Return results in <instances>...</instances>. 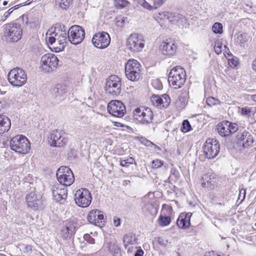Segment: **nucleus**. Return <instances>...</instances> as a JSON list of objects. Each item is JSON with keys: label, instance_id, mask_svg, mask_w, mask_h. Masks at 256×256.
Segmentation results:
<instances>
[{"label": "nucleus", "instance_id": "nucleus-2", "mask_svg": "<svg viewBox=\"0 0 256 256\" xmlns=\"http://www.w3.org/2000/svg\"><path fill=\"white\" fill-rule=\"evenodd\" d=\"M186 78V72L180 66L174 68L168 74V82L175 89L179 88L183 86Z\"/></svg>", "mask_w": 256, "mask_h": 256}, {"label": "nucleus", "instance_id": "nucleus-10", "mask_svg": "<svg viewBox=\"0 0 256 256\" xmlns=\"http://www.w3.org/2000/svg\"><path fill=\"white\" fill-rule=\"evenodd\" d=\"M127 46L132 52H140L144 46V40L142 34H132L127 40Z\"/></svg>", "mask_w": 256, "mask_h": 256}, {"label": "nucleus", "instance_id": "nucleus-23", "mask_svg": "<svg viewBox=\"0 0 256 256\" xmlns=\"http://www.w3.org/2000/svg\"><path fill=\"white\" fill-rule=\"evenodd\" d=\"M26 200L28 206L34 210H36L41 208L42 200L34 192H30L27 194Z\"/></svg>", "mask_w": 256, "mask_h": 256}, {"label": "nucleus", "instance_id": "nucleus-5", "mask_svg": "<svg viewBox=\"0 0 256 256\" xmlns=\"http://www.w3.org/2000/svg\"><path fill=\"white\" fill-rule=\"evenodd\" d=\"M10 146L12 150L20 154L28 153L30 148L28 140L22 135L14 137L10 140Z\"/></svg>", "mask_w": 256, "mask_h": 256}, {"label": "nucleus", "instance_id": "nucleus-58", "mask_svg": "<svg viewBox=\"0 0 256 256\" xmlns=\"http://www.w3.org/2000/svg\"><path fill=\"white\" fill-rule=\"evenodd\" d=\"M113 256H121V254H120V250H118V252H115L114 253Z\"/></svg>", "mask_w": 256, "mask_h": 256}, {"label": "nucleus", "instance_id": "nucleus-17", "mask_svg": "<svg viewBox=\"0 0 256 256\" xmlns=\"http://www.w3.org/2000/svg\"><path fill=\"white\" fill-rule=\"evenodd\" d=\"M107 110L110 114L118 118L122 117L126 112L125 106L120 100H111L108 104Z\"/></svg>", "mask_w": 256, "mask_h": 256}, {"label": "nucleus", "instance_id": "nucleus-62", "mask_svg": "<svg viewBox=\"0 0 256 256\" xmlns=\"http://www.w3.org/2000/svg\"><path fill=\"white\" fill-rule=\"evenodd\" d=\"M0 256H6L5 254H0Z\"/></svg>", "mask_w": 256, "mask_h": 256}, {"label": "nucleus", "instance_id": "nucleus-45", "mask_svg": "<svg viewBox=\"0 0 256 256\" xmlns=\"http://www.w3.org/2000/svg\"><path fill=\"white\" fill-rule=\"evenodd\" d=\"M135 1L143 6L144 8L148 9L149 10H152V6L150 5L146 1V0H135Z\"/></svg>", "mask_w": 256, "mask_h": 256}, {"label": "nucleus", "instance_id": "nucleus-29", "mask_svg": "<svg viewBox=\"0 0 256 256\" xmlns=\"http://www.w3.org/2000/svg\"><path fill=\"white\" fill-rule=\"evenodd\" d=\"M66 92V86L62 84H58L53 88L52 91V94L56 98L63 96Z\"/></svg>", "mask_w": 256, "mask_h": 256}, {"label": "nucleus", "instance_id": "nucleus-64", "mask_svg": "<svg viewBox=\"0 0 256 256\" xmlns=\"http://www.w3.org/2000/svg\"><path fill=\"white\" fill-rule=\"evenodd\" d=\"M161 86H161V84H160V86L159 88H161Z\"/></svg>", "mask_w": 256, "mask_h": 256}, {"label": "nucleus", "instance_id": "nucleus-32", "mask_svg": "<svg viewBox=\"0 0 256 256\" xmlns=\"http://www.w3.org/2000/svg\"><path fill=\"white\" fill-rule=\"evenodd\" d=\"M162 15L164 16H167L170 22H178L180 20L183 18V16L178 13H170V12H163Z\"/></svg>", "mask_w": 256, "mask_h": 256}, {"label": "nucleus", "instance_id": "nucleus-3", "mask_svg": "<svg viewBox=\"0 0 256 256\" xmlns=\"http://www.w3.org/2000/svg\"><path fill=\"white\" fill-rule=\"evenodd\" d=\"M141 65L136 60L131 59L125 65L126 78L133 82L138 81L141 78Z\"/></svg>", "mask_w": 256, "mask_h": 256}, {"label": "nucleus", "instance_id": "nucleus-47", "mask_svg": "<svg viewBox=\"0 0 256 256\" xmlns=\"http://www.w3.org/2000/svg\"><path fill=\"white\" fill-rule=\"evenodd\" d=\"M166 0H154V4L152 6V9H156L163 5Z\"/></svg>", "mask_w": 256, "mask_h": 256}, {"label": "nucleus", "instance_id": "nucleus-9", "mask_svg": "<svg viewBox=\"0 0 256 256\" xmlns=\"http://www.w3.org/2000/svg\"><path fill=\"white\" fill-rule=\"evenodd\" d=\"M121 80L116 76H111L106 80L105 91L112 96H117L121 93Z\"/></svg>", "mask_w": 256, "mask_h": 256}, {"label": "nucleus", "instance_id": "nucleus-4", "mask_svg": "<svg viewBox=\"0 0 256 256\" xmlns=\"http://www.w3.org/2000/svg\"><path fill=\"white\" fill-rule=\"evenodd\" d=\"M8 80L12 86L20 87L26 82L27 76L26 72L22 68H16L9 72Z\"/></svg>", "mask_w": 256, "mask_h": 256}, {"label": "nucleus", "instance_id": "nucleus-59", "mask_svg": "<svg viewBox=\"0 0 256 256\" xmlns=\"http://www.w3.org/2000/svg\"><path fill=\"white\" fill-rule=\"evenodd\" d=\"M251 98L253 101L256 102V94L252 95Z\"/></svg>", "mask_w": 256, "mask_h": 256}, {"label": "nucleus", "instance_id": "nucleus-60", "mask_svg": "<svg viewBox=\"0 0 256 256\" xmlns=\"http://www.w3.org/2000/svg\"><path fill=\"white\" fill-rule=\"evenodd\" d=\"M152 146H154V147L155 149H157L158 150H160V148L159 146H156L155 144H154L152 145Z\"/></svg>", "mask_w": 256, "mask_h": 256}, {"label": "nucleus", "instance_id": "nucleus-38", "mask_svg": "<svg viewBox=\"0 0 256 256\" xmlns=\"http://www.w3.org/2000/svg\"><path fill=\"white\" fill-rule=\"evenodd\" d=\"M160 96L153 94L151 97V102L154 106L161 108Z\"/></svg>", "mask_w": 256, "mask_h": 256}, {"label": "nucleus", "instance_id": "nucleus-50", "mask_svg": "<svg viewBox=\"0 0 256 256\" xmlns=\"http://www.w3.org/2000/svg\"><path fill=\"white\" fill-rule=\"evenodd\" d=\"M140 142L146 146H152L154 144L144 138L141 137L140 139Z\"/></svg>", "mask_w": 256, "mask_h": 256}, {"label": "nucleus", "instance_id": "nucleus-7", "mask_svg": "<svg viewBox=\"0 0 256 256\" xmlns=\"http://www.w3.org/2000/svg\"><path fill=\"white\" fill-rule=\"evenodd\" d=\"M134 118L137 122L143 124H148L153 120L154 114L150 108L146 107H140L136 108L133 112Z\"/></svg>", "mask_w": 256, "mask_h": 256}, {"label": "nucleus", "instance_id": "nucleus-21", "mask_svg": "<svg viewBox=\"0 0 256 256\" xmlns=\"http://www.w3.org/2000/svg\"><path fill=\"white\" fill-rule=\"evenodd\" d=\"M76 224L68 220L66 222L61 229V236L64 239L70 238L75 234Z\"/></svg>", "mask_w": 256, "mask_h": 256}, {"label": "nucleus", "instance_id": "nucleus-22", "mask_svg": "<svg viewBox=\"0 0 256 256\" xmlns=\"http://www.w3.org/2000/svg\"><path fill=\"white\" fill-rule=\"evenodd\" d=\"M88 221L96 226H100V224H104V216L98 210H90L87 216Z\"/></svg>", "mask_w": 256, "mask_h": 256}, {"label": "nucleus", "instance_id": "nucleus-36", "mask_svg": "<svg viewBox=\"0 0 256 256\" xmlns=\"http://www.w3.org/2000/svg\"><path fill=\"white\" fill-rule=\"evenodd\" d=\"M180 130L184 133L187 132L192 130L191 125L188 120L183 121Z\"/></svg>", "mask_w": 256, "mask_h": 256}, {"label": "nucleus", "instance_id": "nucleus-63", "mask_svg": "<svg viewBox=\"0 0 256 256\" xmlns=\"http://www.w3.org/2000/svg\"><path fill=\"white\" fill-rule=\"evenodd\" d=\"M2 107H0V110H2Z\"/></svg>", "mask_w": 256, "mask_h": 256}, {"label": "nucleus", "instance_id": "nucleus-19", "mask_svg": "<svg viewBox=\"0 0 256 256\" xmlns=\"http://www.w3.org/2000/svg\"><path fill=\"white\" fill-rule=\"evenodd\" d=\"M238 143L244 148L251 146L254 142L252 134L246 130L240 131L236 135Z\"/></svg>", "mask_w": 256, "mask_h": 256}, {"label": "nucleus", "instance_id": "nucleus-18", "mask_svg": "<svg viewBox=\"0 0 256 256\" xmlns=\"http://www.w3.org/2000/svg\"><path fill=\"white\" fill-rule=\"evenodd\" d=\"M94 46L98 48H104L108 46L110 42L109 34L104 32L95 34L92 38Z\"/></svg>", "mask_w": 256, "mask_h": 256}, {"label": "nucleus", "instance_id": "nucleus-55", "mask_svg": "<svg viewBox=\"0 0 256 256\" xmlns=\"http://www.w3.org/2000/svg\"><path fill=\"white\" fill-rule=\"evenodd\" d=\"M144 252L142 250H138L134 254V256H142Z\"/></svg>", "mask_w": 256, "mask_h": 256}, {"label": "nucleus", "instance_id": "nucleus-33", "mask_svg": "<svg viewBox=\"0 0 256 256\" xmlns=\"http://www.w3.org/2000/svg\"><path fill=\"white\" fill-rule=\"evenodd\" d=\"M160 98L161 108H168L171 102L170 97L168 94H164L160 96Z\"/></svg>", "mask_w": 256, "mask_h": 256}, {"label": "nucleus", "instance_id": "nucleus-27", "mask_svg": "<svg viewBox=\"0 0 256 256\" xmlns=\"http://www.w3.org/2000/svg\"><path fill=\"white\" fill-rule=\"evenodd\" d=\"M171 210L172 208L166 204L162 206V212L164 213V216L162 214H160L158 220L160 225L162 226H168L171 222L170 218L169 216H166V214L164 213V210Z\"/></svg>", "mask_w": 256, "mask_h": 256}, {"label": "nucleus", "instance_id": "nucleus-15", "mask_svg": "<svg viewBox=\"0 0 256 256\" xmlns=\"http://www.w3.org/2000/svg\"><path fill=\"white\" fill-rule=\"evenodd\" d=\"M216 130L220 136L226 137L236 132L238 130V127L236 123L224 120L217 124Z\"/></svg>", "mask_w": 256, "mask_h": 256}, {"label": "nucleus", "instance_id": "nucleus-52", "mask_svg": "<svg viewBox=\"0 0 256 256\" xmlns=\"http://www.w3.org/2000/svg\"><path fill=\"white\" fill-rule=\"evenodd\" d=\"M114 224L115 226H118L120 225V219L114 216L113 219Z\"/></svg>", "mask_w": 256, "mask_h": 256}, {"label": "nucleus", "instance_id": "nucleus-11", "mask_svg": "<svg viewBox=\"0 0 256 256\" xmlns=\"http://www.w3.org/2000/svg\"><path fill=\"white\" fill-rule=\"evenodd\" d=\"M85 36V32L80 26L74 25L71 26L68 32V37L70 43L78 44L82 42Z\"/></svg>", "mask_w": 256, "mask_h": 256}, {"label": "nucleus", "instance_id": "nucleus-31", "mask_svg": "<svg viewBox=\"0 0 256 256\" xmlns=\"http://www.w3.org/2000/svg\"><path fill=\"white\" fill-rule=\"evenodd\" d=\"M250 39V36L245 33L240 34L238 36L237 42L242 48L248 46V42Z\"/></svg>", "mask_w": 256, "mask_h": 256}, {"label": "nucleus", "instance_id": "nucleus-44", "mask_svg": "<svg viewBox=\"0 0 256 256\" xmlns=\"http://www.w3.org/2000/svg\"><path fill=\"white\" fill-rule=\"evenodd\" d=\"M20 250L24 253L28 254L32 251V246L26 244H21L20 245Z\"/></svg>", "mask_w": 256, "mask_h": 256}, {"label": "nucleus", "instance_id": "nucleus-24", "mask_svg": "<svg viewBox=\"0 0 256 256\" xmlns=\"http://www.w3.org/2000/svg\"><path fill=\"white\" fill-rule=\"evenodd\" d=\"M160 48L164 54L173 56L176 52L177 46L174 42L166 40L161 42Z\"/></svg>", "mask_w": 256, "mask_h": 256}, {"label": "nucleus", "instance_id": "nucleus-6", "mask_svg": "<svg viewBox=\"0 0 256 256\" xmlns=\"http://www.w3.org/2000/svg\"><path fill=\"white\" fill-rule=\"evenodd\" d=\"M22 30L18 24L10 23L4 25V36L8 40L14 42L22 38Z\"/></svg>", "mask_w": 256, "mask_h": 256}, {"label": "nucleus", "instance_id": "nucleus-20", "mask_svg": "<svg viewBox=\"0 0 256 256\" xmlns=\"http://www.w3.org/2000/svg\"><path fill=\"white\" fill-rule=\"evenodd\" d=\"M54 199L57 202L63 203L67 198V190L60 184L54 185L52 189Z\"/></svg>", "mask_w": 256, "mask_h": 256}, {"label": "nucleus", "instance_id": "nucleus-54", "mask_svg": "<svg viewBox=\"0 0 256 256\" xmlns=\"http://www.w3.org/2000/svg\"><path fill=\"white\" fill-rule=\"evenodd\" d=\"M228 64L230 66H235L238 64V62L236 60H234V59H230L228 60Z\"/></svg>", "mask_w": 256, "mask_h": 256}, {"label": "nucleus", "instance_id": "nucleus-14", "mask_svg": "<svg viewBox=\"0 0 256 256\" xmlns=\"http://www.w3.org/2000/svg\"><path fill=\"white\" fill-rule=\"evenodd\" d=\"M203 150L208 158L212 159L215 158L220 150L218 142L214 138L208 140L203 146Z\"/></svg>", "mask_w": 256, "mask_h": 256}, {"label": "nucleus", "instance_id": "nucleus-13", "mask_svg": "<svg viewBox=\"0 0 256 256\" xmlns=\"http://www.w3.org/2000/svg\"><path fill=\"white\" fill-rule=\"evenodd\" d=\"M92 200L91 194L86 188L79 189L74 194L76 204L82 208L88 207L90 204Z\"/></svg>", "mask_w": 256, "mask_h": 256}, {"label": "nucleus", "instance_id": "nucleus-35", "mask_svg": "<svg viewBox=\"0 0 256 256\" xmlns=\"http://www.w3.org/2000/svg\"><path fill=\"white\" fill-rule=\"evenodd\" d=\"M20 18L22 22L26 26L32 24V23H34L35 25L38 24V20L37 18H36L35 20L33 22H32L31 20L30 21V18L28 15L24 14L20 17ZM30 26H32L30 25Z\"/></svg>", "mask_w": 256, "mask_h": 256}, {"label": "nucleus", "instance_id": "nucleus-34", "mask_svg": "<svg viewBox=\"0 0 256 256\" xmlns=\"http://www.w3.org/2000/svg\"><path fill=\"white\" fill-rule=\"evenodd\" d=\"M72 0H56V4L59 8L66 10L70 4Z\"/></svg>", "mask_w": 256, "mask_h": 256}, {"label": "nucleus", "instance_id": "nucleus-39", "mask_svg": "<svg viewBox=\"0 0 256 256\" xmlns=\"http://www.w3.org/2000/svg\"><path fill=\"white\" fill-rule=\"evenodd\" d=\"M115 6L118 8H122L127 6L129 2L126 0H114Z\"/></svg>", "mask_w": 256, "mask_h": 256}, {"label": "nucleus", "instance_id": "nucleus-42", "mask_svg": "<svg viewBox=\"0 0 256 256\" xmlns=\"http://www.w3.org/2000/svg\"><path fill=\"white\" fill-rule=\"evenodd\" d=\"M206 103L208 106H212L218 104L220 103V101L214 98L208 97L206 99Z\"/></svg>", "mask_w": 256, "mask_h": 256}, {"label": "nucleus", "instance_id": "nucleus-48", "mask_svg": "<svg viewBox=\"0 0 256 256\" xmlns=\"http://www.w3.org/2000/svg\"><path fill=\"white\" fill-rule=\"evenodd\" d=\"M152 166L153 168H158L161 167L163 165V162L160 160L156 159L152 161Z\"/></svg>", "mask_w": 256, "mask_h": 256}, {"label": "nucleus", "instance_id": "nucleus-12", "mask_svg": "<svg viewBox=\"0 0 256 256\" xmlns=\"http://www.w3.org/2000/svg\"><path fill=\"white\" fill-rule=\"evenodd\" d=\"M58 62L57 56L54 54H46L41 58V67L46 72H52L58 66Z\"/></svg>", "mask_w": 256, "mask_h": 256}, {"label": "nucleus", "instance_id": "nucleus-26", "mask_svg": "<svg viewBox=\"0 0 256 256\" xmlns=\"http://www.w3.org/2000/svg\"><path fill=\"white\" fill-rule=\"evenodd\" d=\"M192 214L187 213L186 214H182L178 217L176 224L180 228H187L190 225V219Z\"/></svg>", "mask_w": 256, "mask_h": 256}, {"label": "nucleus", "instance_id": "nucleus-53", "mask_svg": "<svg viewBox=\"0 0 256 256\" xmlns=\"http://www.w3.org/2000/svg\"><path fill=\"white\" fill-rule=\"evenodd\" d=\"M250 112V110L247 108H243L242 109V114L244 115H247Z\"/></svg>", "mask_w": 256, "mask_h": 256}, {"label": "nucleus", "instance_id": "nucleus-30", "mask_svg": "<svg viewBox=\"0 0 256 256\" xmlns=\"http://www.w3.org/2000/svg\"><path fill=\"white\" fill-rule=\"evenodd\" d=\"M138 239L136 238V236L132 234L128 233V234H126L124 237V244L125 246V248L129 244H135L137 242Z\"/></svg>", "mask_w": 256, "mask_h": 256}, {"label": "nucleus", "instance_id": "nucleus-28", "mask_svg": "<svg viewBox=\"0 0 256 256\" xmlns=\"http://www.w3.org/2000/svg\"><path fill=\"white\" fill-rule=\"evenodd\" d=\"M10 126V120L8 116L4 115L0 116V136L8 132Z\"/></svg>", "mask_w": 256, "mask_h": 256}, {"label": "nucleus", "instance_id": "nucleus-1", "mask_svg": "<svg viewBox=\"0 0 256 256\" xmlns=\"http://www.w3.org/2000/svg\"><path fill=\"white\" fill-rule=\"evenodd\" d=\"M48 32H50L48 43L52 46L53 45L56 52L62 50L66 46L68 37L65 26L57 23L50 28Z\"/></svg>", "mask_w": 256, "mask_h": 256}, {"label": "nucleus", "instance_id": "nucleus-41", "mask_svg": "<svg viewBox=\"0 0 256 256\" xmlns=\"http://www.w3.org/2000/svg\"><path fill=\"white\" fill-rule=\"evenodd\" d=\"M134 160L132 157H130L126 160H120V166L123 167H128L131 164H132Z\"/></svg>", "mask_w": 256, "mask_h": 256}, {"label": "nucleus", "instance_id": "nucleus-49", "mask_svg": "<svg viewBox=\"0 0 256 256\" xmlns=\"http://www.w3.org/2000/svg\"><path fill=\"white\" fill-rule=\"evenodd\" d=\"M16 6H14V7L10 8L7 12H6L4 14L3 16L2 17V21L6 20L8 18V16H10V14L12 13V12H13V10H15V9L16 8Z\"/></svg>", "mask_w": 256, "mask_h": 256}, {"label": "nucleus", "instance_id": "nucleus-43", "mask_svg": "<svg viewBox=\"0 0 256 256\" xmlns=\"http://www.w3.org/2000/svg\"><path fill=\"white\" fill-rule=\"evenodd\" d=\"M176 107L179 109H183L186 106L184 98L183 97L179 98L176 101Z\"/></svg>", "mask_w": 256, "mask_h": 256}, {"label": "nucleus", "instance_id": "nucleus-8", "mask_svg": "<svg viewBox=\"0 0 256 256\" xmlns=\"http://www.w3.org/2000/svg\"><path fill=\"white\" fill-rule=\"evenodd\" d=\"M56 176L60 184L64 187L71 186L74 181L72 172L66 166H62L58 170Z\"/></svg>", "mask_w": 256, "mask_h": 256}, {"label": "nucleus", "instance_id": "nucleus-25", "mask_svg": "<svg viewBox=\"0 0 256 256\" xmlns=\"http://www.w3.org/2000/svg\"><path fill=\"white\" fill-rule=\"evenodd\" d=\"M216 176L211 170L204 174L202 178V185L203 187L212 188L215 184Z\"/></svg>", "mask_w": 256, "mask_h": 256}, {"label": "nucleus", "instance_id": "nucleus-61", "mask_svg": "<svg viewBox=\"0 0 256 256\" xmlns=\"http://www.w3.org/2000/svg\"><path fill=\"white\" fill-rule=\"evenodd\" d=\"M8 3V2H7V1H4V2H3V5H4V6H6V5H7Z\"/></svg>", "mask_w": 256, "mask_h": 256}, {"label": "nucleus", "instance_id": "nucleus-16", "mask_svg": "<svg viewBox=\"0 0 256 256\" xmlns=\"http://www.w3.org/2000/svg\"><path fill=\"white\" fill-rule=\"evenodd\" d=\"M48 142L50 145L54 147H62L66 142L67 139L65 137V133L62 130H54L48 137Z\"/></svg>", "mask_w": 256, "mask_h": 256}, {"label": "nucleus", "instance_id": "nucleus-56", "mask_svg": "<svg viewBox=\"0 0 256 256\" xmlns=\"http://www.w3.org/2000/svg\"><path fill=\"white\" fill-rule=\"evenodd\" d=\"M252 68L253 70L256 72V58L253 60L252 62Z\"/></svg>", "mask_w": 256, "mask_h": 256}, {"label": "nucleus", "instance_id": "nucleus-46", "mask_svg": "<svg viewBox=\"0 0 256 256\" xmlns=\"http://www.w3.org/2000/svg\"><path fill=\"white\" fill-rule=\"evenodd\" d=\"M222 45V42H220L218 40L216 41L215 42L214 49V52H216V53L218 54L221 53Z\"/></svg>", "mask_w": 256, "mask_h": 256}, {"label": "nucleus", "instance_id": "nucleus-57", "mask_svg": "<svg viewBox=\"0 0 256 256\" xmlns=\"http://www.w3.org/2000/svg\"><path fill=\"white\" fill-rule=\"evenodd\" d=\"M240 194H244V196H243V198H244L245 197V195H246V190H244V189H242L240 190Z\"/></svg>", "mask_w": 256, "mask_h": 256}, {"label": "nucleus", "instance_id": "nucleus-37", "mask_svg": "<svg viewBox=\"0 0 256 256\" xmlns=\"http://www.w3.org/2000/svg\"><path fill=\"white\" fill-rule=\"evenodd\" d=\"M212 30L214 34L222 33V25L220 22H215L212 26Z\"/></svg>", "mask_w": 256, "mask_h": 256}, {"label": "nucleus", "instance_id": "nucleus-51", "mask_svg": "<svg viewBox=\"0 0 256 256\" xmlns=\"http://www.w3.org/2000/svg\"><path fill=\"white\" fill-rule=\"evenodd\" d=\"M84 240L90 244H94V239L91 237L89 234H86L84 236Z\"/></svg>", "mask_w": 256, "mask_h": 256}, {"label": "nucleus", "instance_id": "nucleus-40", "mask_svg": "<svg viewBox=\"0 0 256 256\" xmlns=\"http://www.w3.org/2000/svg\"><path fill=\"white\" fill-rule=\"evenodd\" d=\"M146 210L150 212L152 214H156L158 210L156 206L152 203H148L146 205Z\"/></svg>", "mask_w": 256, "mask_h": 256}]
</instances>
